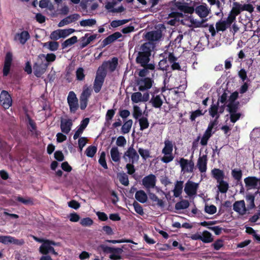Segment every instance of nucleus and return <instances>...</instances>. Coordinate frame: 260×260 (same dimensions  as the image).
<instances>
[{"instance_id":"obj_21","label":"nucleus","mask_w":260,"mask_h":260,"mask_svg":"<svg viewBox=\"0 0 260 260\" xmlns=\"http://www.w3.org/2000/svg\"><path fill=\"white\" fill-rule=\"evenodd\" d=\"M125 10V8L121 6L117 8H114L112 10H111V12L113 13H121Z\"/></svg>"},{"instance_id":"obj_20","label":"nucleus","mask_w":260,"mask_h":260,"mask_svg":"<svg viewBox=\"0 0 260 260\" xmlns=\"http://www.w3.org/2000/svg\"><path fill=\"white\" fill-rule=\"evenodd\" d=\"M59 47V43L56 41L49 42V47L48 49H57Z\"/></svg>"},{"instance_id":"obj_2","label":"nucleus","mask_w":260,"mask_h":260,"mask_svg":"<svg viewBox=\"0 0 260 260\" xmlns=\"http://www.w3.org/2000/svg\"><path fill=\"white\" fill-rule=\"evenodd\" d=\"M145 37L150 41H157L162 37V32L159 30L149 31L146 34Z\"/></svg>"},{"instance_id":"obj_32","label":"nucleus","mask_w":260,"mask_h":260,"mask_svg":"<svg viewBox=\"0 0 260 260\" xmlns=\"http://www.w3.org/2000/svg\"><path fill=\"white\" fill-rule=\"evenodd\" d=\"M140 3L143 5L146 6L147 5V2L145 0H137Z\"/></svg>"},{"instance_id":"obj_1","label":"nucleus","mask_w":260,"mask_h":260,"mask_svg":"<svg viewBox=\"0 0 260 260\" xmlns=\"http://www.w3.org/2000/svg\"><path fill=\"white\" fill-rule=\"evenodd\" d=\"M175 6L181 12L184 13L192 14L194 9L193 7L188 6L187 3H182L180 2H176Z\"/></svg>"},{"instance_id":"obj_7","label":"nucleus","mask_w":260,"mask_h":260,"mask_svg":"<svg viewBox=\"0 0 260 260\" xmlns=\"http://www.w3.org/2000/svg\"><path fill=\"white\" fill-rule=\"evenodd\" d=\"M216 29L217 32L221 31H223L226 29L231 25H229V23L225 21H219L216 23Z\"/></svg>"},{"instance_id":"obj_39","label":"nucleus","mask_w":260,"mask_h":260,"mask_svg":"<svg viewBox=\"0 0 260 260\" xmlns=\"http://www.w3.org/2000/svg\"><path fill=\"white\" fill-rule=\"evenodd\" d=\"M37 3V1H34L33 2H32V5L34 6V7H36V4Z\"/></svg>"},{"instance_id":"obj_14","label":"nucleus","mask_w":260,"mask_h":260,"mask_svg":"<svg viewBox=\"0 0 260 260\" xmlns=\"http://www.w3.org/2000/svg\"><path fill=\"white\" fill-rule=\"evenodd\" d=\"M96 38V35H90L89 37H87L86 38L87 40L86 42L83 43V44L81 45V48L85 47L87 45L89 44L91 41L94 40Z\"/></svg>"},{"instance_id":"obj_4","label":"nucleus","mask_w":260,"mask_h":260,"mask_svg":"<svg viewBox=\"0 0 260 260\" xmlns=\"http://www.w3.org/2000/svg\"><path fill=\"white\" fill-rule=\"evenodd\" d=\"M30 38V35L27 31H22L20 34H17L15 37L16 40L19 41L21 44H24Z\"/></svg>"},{"instance_id":"obj_47","label":"nucleus","mask_w":260,"mask_h":260,"mask_svg":"<svg viewBox=\"0 0 260 260\" xmlns=\"http://www.w3.org/2000/svg\"><path fill=\"white\" fill-rule=\"evenodd\" d=\"M174 1L175 2V3L176 2V0H174Z\"/></svg>"},{"instance_id":"obj_37","label":"nucleus","mask_w":260,"mask_h":260,"mask_svg":"<svg viewBox=\"0 0 260 260\" xmlns=\"http://www.w3.org/2000/svg\"><path fill=\"white\" fill-rule=\"evenodd\" d=\"M104 28H100L99 29V32H100V33H102V32H104Z\"/></svg>"},{"instance_id":"obj_3","label":"nucleus","mask_w":260,"mask_h":260,"mask_svg":"<svg viewBox=\"0 0 260 260\" xmlns=\"http://www.w3.org/2000/svg\"><path fill=\"white\" fill-rule=\"evenodd\" d=\"M122 36V35L120 32L117 31L115 32L112 35L108 36L102 42V44L103 47H105L114 41H116L117 39H119Z\"/></svg>"},{"instance_id":"obj_13","label":"nucleus","mask_w":260,"mask_h":260,"mask_svg":"<svg viewBox=\"0 0 260 260\" xmlns=\"http://www.w3.org/2000/svg\"><path fill=\"white\" fill-rule=\"evenodd\" d=\"M242 11H247L249 13H252L253 11L254 8L251 4H244L243 5H241V9Z\"/></svg>"},{"instance_id":"obj_29","label":"nucleus","mask_w":260,"mask_h":260,"mask_svg":"<svg viewBox=\"0 0 260 260\" xmlns=\"http://www.w3.org/2000/svg\"><path fill=\"white\" fill-rule=\"evenodd\" d=\"M48 6L47 7V8H48V9L49 10L52 11L54 10L55 8H54L53 5L50 2V1L48 3Z\"/></svg>"},{"instance_id":"obj_11","label":"nucleus","mask_w":260,"mask_h":260,"mask_svg":"<svg viewBox=\"0 0 260 260\" xmlns=\"http://www.w3.org/2000/svg\"><path fill=\"white\" fill-rule=\"evenodd\" d=\"M60 31V38H64L72 34L75 31V29L73 28H69L65 29H59Z\"/></svg>"},{"instance_id":"obj_8","label":"nucleus","mask_w":260,"mask_h":260,"mask_svg":"<svg viewBox=\"0 0 260 260\" xmlns=\"http://www.w3.org/2000/svg\"><path fill=\"white\" fill-rule=\"evenodd\" d=\"M233 5L234 7L232 8L230 12L237 16L242 11V10H241V5L238 2H234Z\"/></svg>"},{"instance_id":"obj_23","label":"nucleus","mask_w":260,"mask_h":260,"mask_svg":"<svg viewBox=\"0 0 260 260\" xmlns=\"http://www.w3.org/2000/svg\"><path fill=\"white\" fill-rule=\"evenodd\" d=\"M209 30L212 37H214L216 35V31L213 24L210 25L209 26Z\"/></svg>"},{"instance_id":"obj_35","label":"nucleus","mask_w":260,"mask_h":260,"mask_svg":"<svg viewBox=\"0 0 260 260\" xmlns=\"http://www.w3.org/2000/svg\"><path fill=\"white\" fill-rule=\"evenodd\" d=\"M80 0H71V1L74 3V4H78L79 2H80Z\"/></svg>"},{"instance_id":"obj_44","label":"nucleus","mask_w":260,"mask_h":260,"mask_svg":"<svg viewBox=\"0 0 260 260\" xmlns=\"http://www.w3.org/2000/svg\"><path fill=\"white\" fill-rule=\"evenodd\" d=\"M21 1L22 2H28L29 0H21Z\"/></svg>"},{"instance_id":"obj_22","label":"nucleus","mask_w":260,"mask_h":260,"mask_svg":"<svg viewBox=\"0 0 260 260\" xmlns=\"http://www.w3.org/2000/svg\"><path fill=\"white\" fill-rule=\"evenodd\" d=\"M204 21L202 20V21H198L193 23V25L196 27H207L208 26V24L205 25L203 24Z\"/></svg>"},{"instance_id":"obj_43","label":"nucleus","mask_w":260,"mask_h":260,"mask_svg":"<svg viewBox=\"0 0 260 260\" xmlns=\"http://www.w3.org/2000/svg\"><path fill=\"white\" fill-rule=\"evenodd\" d=\"M257 9L258 10V11H259L260 12V5L258 6L257 7Z\"/></svg>"},{"instance_id":"obj_17","label":"nucleus","mask_w":260,"mask_h":260,"mask_svg":"<svg viewBox=\"0 0 260 260\" xmlns=\"http://www.w3.org/2000/svg\"><path fill=\"white\" fill-rule=\"evenodd\" d=\"M36 19L40 23H43L45 22L46 17L41 13H37L36 15Z\"/></svg>"},{"instance_id":"obj_45","label":"nucleus","mask_w":260,"mask_h":260,"mask_svg":"<svg viewBox=\"0 0 260 260\" xmlns=\"http://www.w3.org/2000/svg\"><path fill=\"white\" fill-rule=\"evenodd\" d=\"M117 1H119V2H121V1H122V0H117Z\"/></svg>"},{"instance_id":"obj_36","label":"nucleus","mask_w":260,"mask_h":260,"mask_svg":"<svg viewBox=\"0 0 260 260\" xmlns=\"http://www.w3.org/2000/svg\"><path fill=\"white\" fill-rule=\"evenodd\" d=\"M215 4L217 5V6L218 7H219L220 6V3L219 1H218V0L216 1Z\"/></svg>"},{"instance_id":"obj_19","label":"nucleus","mask_w":260,"mask_h":260,"mask_svg":"<svg viewBox=\"0 0 260 260\" xmlns=\"http://www.w3.org/2000/svg\"><path fill=\"white\" fill-rule=\"evenodd\" d=\"M49 2V0H41L39 3V7L41 8H47Z\"/></svg>"},{"instance_id":"obj_40","label":"nucleus","mask_w":260,"mask_h":260,"mask_svg":"<svg viewBox=\"0 0 260 260\" xmlns=\"http://www.w3.org/2000/svg\"><path fill=\"white\" fill-rule=\"evenodd\" d=\"M170 24L171 25H173L174 24V20H170Z\"/></svg>"},{"instance_id":"obj_38","label":"nucleus","mask_w":260,"mask_h":260,"mask_svg":"<svg viewBox=\"0 0 260 260\" xmlns=\"http://www.w3.org/2000/svg\"><path fill=\"white\" fill-rule=\"evenodd\" d=\"M54 1L58 4L62 2V0H54Z\"/></svg>"},{"instance_id":"obj_16","label":"nucleus","mask_w":260,"mask_h":260,"mask_svg":"<svg viewBox=\"0 0 260 260\" xmlns=\"http://www.w3.org/2000/svg\"><path fill=\"white\" fill-rule=\"evenodd\" d=\"M236 16L232 14L231 12H230L229 16L225 20L228 23L229 25H231L232 23L236 20Z\"/></svg>"},{"instance_id":"obj_34","label":"nucleus","mask_w":260,"mask_h":260,"mask_svg":"<svg viewBox=\"0 0 260 260\" xmlns=\"http://www.w3.org/2000/svg\"><path fill=\"white\" fill-rule=\"evenodd\" d=\"M140 49H150L149 47H147L146 45V44H143L141 47Z\"/></svg>"},{"instance_id":"obj_41","label":"nucleus","mask_w":260,"mask_h":260,"mask_svg":"<svg viewBox=\"0 0 260 260\" xmlns=\"http://www.w3.org/2000/svg\"><path fill=\"white\" fill-rule=\"evenodd\" d=\"M127 3H131L133 2L134 0H126Z\"/></svg>"},{"instance_id":"obj_18","label":"nucleus","mask_w":260,"mask_h":260,"mask_svg":"<svg viewBox=\"0 0 260 260\" xmlns=\"http://www.w3.org/2000/svg\"><path fill=\"white\" fill-rule=\"evenodd\" d=\"M135 29L134 26H128L123 28L121 31L123 34H126L133 31Z\"/></svg>"},{"instance_id":"obj_42","label":"nucleus","mask_w":260,"mask_h":260,"mask_svg":"<svg viewBox=\"0 0 260 260\" xmlns=\"http://www.w3.org/2000/svg\"><path fill=\"white\" fill-rule=\"evenodd\" d=\"M233 27L235 31L237 30L238 28L236 27L235 25H233Z\"/></svg>"},{"instance_id":"obj_10","label":"nucleus","mask_w":260,"mask_h":260,"mask_svg":"<svg viewBox=\"0 0 260 260\" xmlns=\"http://www.w3.org/2000/svg\"><path fill=\"white\" fill-rule=\"evenodd\" d=\"M96 23V20L94 19H88L81 20L80 24L82 26H91Z\"/></svg>"},{"instance_id":"obj_46","label":"nucleus","mask_w":260,"mask_h":260,"mask_svg":"<svg viewBox=\"0 0 260 260\" xmlns=\"http://www.w3.org/2000/svg\"><path fill=\"white\" fill-rule=\"evenodd\" d=\"M93 7H94V5H92V9H94Z\"/></svg>"},{"instance_id":"obj_33","label":"nucleus","mask_w":260,"mask_h":260,"mask_svg":"<svg viewBox=\"0 0 260 260\" xmlns=\"http://www.w3.org/2000/svg\"><path fill=\"white\" fill-rule=\"evenodd\" d=\"M207 1L211 5H215L216 0H207Z\"/></svg>"},{"instance_id":"obj_15","label":"nucleus","mask_w":260,"mask_h":260,"mask_svg":"<svg viewBox=\"0 0 260 260\" xmlns=\"http://www.w3.org/2000/svg\"><path fill=\"white\" fill-rule=\"evenodd\" d=\"M50 38L54 40H56L60 38L59 29L53 31L50 35Z\"/></svg>"},{"instance_id":"obj_12","label":"nucleus","mask_w":260,"mask_h":260,"mask_svg":"<svg viewBox=\"0 0 260 260\" xmlns=\"http://www.w3.org/2000/svg\"><path fill=\"white\" fill-rule=\"evenodd\" d=\"M80 18V15L78 14H74L72 15H70L67 17H66V19L68 21L69 23H71L72 22H75L79 19Z\"/></svg>"},{"instance_id":"obj_26","label":"nucleus","mask_w":260,"mask_h":260,"mask_svg":"<svg viewBox=\"0 0 260 260\" xmlns=\"http://www.w3.org/2000/svg\"><path fill=\"white\" fill-rule=\"evenodd\" d=\"M159 0H149V3L151 4V7L153 8L158 4Z\"/></svg>"},{"instance_id":"obj_9","label":"nucleus","mask_w":260,"mask_h":260,"mask_svg":"<svg viewBox=\"0 0 260 260\" xmlns=\"http://www.w3.org/2000/svg\"><path fill=\"white\" fill-rule=\"evenodd\" d=\"M77 41V37L75 36L66 40L62 44V48H66L75 44Z\"/></svg>"},{"instance_id":"obj_27","label":"nucleus","mask_w":260,"mask_h":260,"mask_svg":"<svg viewBox=\"0 0 260 260\" xmlns=\"http://www.w3.org/2000/svg\"><path fill=\"white\" fill-rule=\"evenodd\" d=\"M111 25L113 27H117L120 26V23L118 20H113L111 23Z\"/></svg>"},{"instance_id":"obj_30","label":"nucleus","mask_w":260,"mask_h":260,"mask_svg":"<svg viewBox=\"0 0 260 260\" xmlns=\"http://www.w3.org/2000/svg\"><path fill=\"white\" fill-rule=\"evenodd\" d=\"M89 34H86L85 35V36L84 37H83L81 38V44H80V46L83 44V43L84 42H86V38L88 36Z\"/></svg>"},{"instance_id":"obj_31","label":"nucleus","mask_w":260,"mask_h":260,"mask_svg":"<svg viewBox=\"0 0 260 260\" xmlns=\"http://www.w3.org/2000/svg\"><path fill=\"white\" fill-rule=\"evenodd\" d=\"M128 21L129 20L128 19L118 20V21L120 23V26L127 23Z\"/></svg>"},{"instance_id":"obj_5","label":"nucleus","mask_w":260,"mask_h":260,"mask_svg":"<svg viewBox=\"0 0 260 260\" xmlns=\"http://www.w3.org/2000/svg\"><path fill=\"white\" fill-rule=\"evenodd\" d=\"M195 11L196 13L201 18L206 17L209 14V11L206 6L203 5L197 6Z\"/></svg>"},{"instance_id":"obj_25","label":"nucleus","mask_w":260,"mask_h":260,"mask_svg":"<svg viewBox=\"0 0 260 260\" xmlns=\"http://www.w3.org/2000/svg\"><path fill=\"white\" fill-rule=\"evenodd\" d=\"M69 24L68 21L66 19V18L63 19L61 20L58 23V26L59 27H62L65 25H67Z\"/></svg>"},{"instance_id":"obj_24","label":"nucleus","mask_w":260,"mask_h":260,"mask_svg":"<svg viewBox=\"0 0 260 260\" xmlns=\"http://www.w3.org/2000/svg\"><path fill=\"white\" fill-rule=\"evenodd\" d=\"M60 11L61 14L63 15H67L68 14L69 12V9L68 6H64L61 9Z\"/></svg>"},{"instance_id":"obj_6","label":"nucleus","mask_w":260,"mask_h":260,"mask_svg":"<svg viewBox=\"0 0 260 260\" xmlns=\"http://www.w3.org/2000/svg\"><path fill=\"white\" fill-rule=\"evenodd\" d=\"M183 38V36L179 35L173 41H171L168 46H166L165 48L168 49L171 47V49H175L176 48L179 49L181 47L180 43Z\"/></svg>"},{"instance_id":"obj_28","label":"nucleus","mask_w":260,"mask_h":260,"mask_svg":"<svg viewBox=\"0 0 260 260\" xmlns=\"http://www.w3.org/2000/svg\"><path fill=\"white\" fill-rule=\"evenodd\" d=\"M114 7V5L112 3H108L106 5L105 8L108 10H112Z\"/></svg>"}]
</instances>
